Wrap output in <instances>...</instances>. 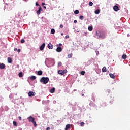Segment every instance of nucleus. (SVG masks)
<instances>
[{"label": "nucleus", "mask_w": 130, "mask_h": 130, "mask_svg": "<svg viewBox=\"0 0 130 130\" xmlns=\"http://www.w3.org/2000/svg\"><path fill=\"white\" fill-rule=\"evenodd\" d=\"M17 50H18V49H17V48H15L14 51H17Z\"/></svg>", "instance_id": "nucleus-40"}, {"label": "nucleus", "mask_w": 130, "mask_h": 130, "mask_svg": "<svg viewBox=\"0 0 130 130\" xmlns=\"http://www.w3.org/2000/svg\"><path fill=\"white\" fill-rule=\"evenodd\" d=\"M109 76H110V78H112V79H114L115 78V75H114V74L110 73Z\"/></svg>", "instance_id": "nucleus-14"}, {"label": "nucleus", "mask_w": 130, "mask_h": 130, "mask_svg": "<svg viewBox=\"0 0 130 130\" xmlns=\"http://www.w3.org/2000/svg\"><path fill=\"white\" fill-rule=\"evenodd\" d=\"M50 93H54V92H55V88H52L51 90H50Z\"/></svg>", "instance_id": "nucleus-17"}, {"label": "nucleus", "mask_w": 130, "mask_h": 130, "mask_svg": "<svg viewBox=\"0 0 130 130\" xmlns=\"http://www.w3.org/2000/svg\"><path fill=\"white\" fill-rule=\"evenodd\" d=\"M28 119L29 122H32L33 123L34 126H35V127H36V126H37V124L35 121V118L30 116L28 118Z\"/></svg>", "instance_id": "nucleus-2"}, {"label": "nucleus", "mask_w": 130, "mask_h": 130, "mask_svg": "<svg viewBox=\"0 0 130 130\" xmlns=\"http://www.w3.org/2000/svg\"><path fill=\"white\" fill-rule=\"evenodd\" d=\"M62 63L61 62H59L58 64V67H61Z\"/></svg>", "instance_id": "nucleus-33"}, {"label": "nucleus", "mask_w": 130, "mask_h": 130, "mask_svg": "<svg viewBox=\"0 0 130 130\" xmlns=\"http://www.w3.org/2000/svg\"><path fill=\"white\" fill-rule=\"evenodd\" d=\"M13 125L14 126H18V123L16 121H13Z\"/></svg>", "instance_id": "nucleus-25"}, {"label": "nucleus", "mask_w": 130, "mask_h": 130, "mask_svg": "<svg viewBox=\"0 0 130 130\" xmlns=\"http://www.w3.org/2000/svg\"><path fill=\"white\" fill-rule=\"evenodd\" d=\"M41 11H42V8L40 6L39 10L37 11V15H40Z\"/></svg>", "instance_id": "nucleus-6"}, {"label": "nucleus", "mask_w": 130, "mask_h": 130, "mask_svg": "<svg viewBox=\"0 0 130 130\" xmlns=\"http://www.w3.org/2000/svg\"><path fill=\"white\" fill-rule=\"evenodd\" d=\"M48 48H49V49H52L53 48V45L51 44V43H49L48 45Z\"/></svg>", "instance_id": "nucleus-8"}, {"label": "nucleus", "mask_w": 130, "mask_h": 130, "mask_svg": "<svg viewBox=\"0 0 130 130\" xmlns=\"http://www.w3.org/2000/svg\"><path fill=\"white\" fill-rule=\"evenodd\" d=\"M24 42H25V40L22 39V40H21V43H24Z\"/></svg>", "instance_id": "nucleus-34"}, {"label": "nucleus", "mask_w": 130, "mask_h": 130, "mask_svg": "<svg viewBox=\"0 0 130 130\" xmlns=\"http://www.w3.org/2000/svg\"><path fill=\"white\" fill-rule=\"evenodd\" d=\"M36 5L37 6H40V5H39V4H38V2H36Z\"/></svg>", "instance_id": "nucleus-38"}, {"label": "nucleus", "mask_w": 130, "mask_h": 130, "mask_svg": "<svg viewBox=\"0 0 130 130\" xmlns=\"http://www.w3.org/2000/svg\"><path fill=\"white\" fill-rule=\"evenodd\" d=\"M69 128H71V124H68L66 126L65 130L69 129Z\"/></svg>", "instance_id": "nucleus-15"}, {"label": "nucleus", "mask_w": 130, "mask_h": 130, "mask_svg": "<svg viewBox=\"0 0 130 130\" xmlns=\"http://www.w3.org/2000/svg\"><path fill=\"white\" fill-rule=\"evenodd\" d=\"M100 38H102V39L105 38V35L104 34H101Z\"/></svg>", "instance_id": "nucleus-19"}, {"label": "nucleus", "mask_w": 130, "mask_h": 130, "mask_svg": "<svg viewBox=\"0 0 130 130\" xmlns=\"http://www.w3.org/2000/svg\"><path fill=\"white\" fill-rule=\"evenodd\" d=\"M42 74H43V72H42V71L40 70L38 72L37 75L38 76H42Z\"/></svg>", "instance_id": "nucleus-12"}, {"label": "nucleus", "mask_w": 130, "mask_h": 130, "mask_svg": "<svg viewBox=\"0 0 130 130\" xmlns=\"http://www.w3.org/2000/svg\"><path fill=\"white\" fill-rule=\"evenodd\" d=\"M63 75H64V74H67V73H68V71H67V70H63Z\"/></svg>", "instance_id": "nucleus-30"}, {"label": "nucleus", "mask_w": 130, "mask_h": 130, "mask_svg": "<svg viewBox=\"0 0 130 130\" xmlns=\"http://www.w3.org/2000/svg\"><path fill=\"white\" fill-rule=\"evenodd\" d=\"M61 35L62 36H63V33H61Z\"/></svg>", "instance_id": "nucleus-46"}, {"label": "nucleus", "mask_w": 130, "mask_h": 130, "mask_svg": "<svg viewBox=\"0 0 130 130\" xmlns=\"http://www.w3.org/2000/svg\"><path fill=\"white\" fill-rule=\"evenodd\" d=\"M85 73H86L85 71H81L80 74L81 75H82V76H84L85 75Z\"/></svg>", "instance_id": "nucleus-28"}, {"label": "nucleus", "mask_w": 130, "mask_h": 130, "mask_svg": "<svg viewBox=\"0 0 130 130\" xmlns=\"http://www.w3.org/2000/svg\"><path fill=\"white\" fill-rule=\"evenodd\" d=\"M101 36V33L99 31H96V37L97 38H100V37Z\"/></svg>", "instance_id": "nucleus-4"}, {"label": "nucleus", "mask_w": 130, "mask_h": 130, "mask_svg": "<svg viewBox=\"0 0 130 130\" xmlns=\"http://www.w3.org/2000/svg\"><path fill=\"white\" fill-rule=\"evenodd\" d=\"M46 130H50V127H48L46 128Z\"/></svg>", "instance_id": "nucleus-41"}, {"label": "nucleus", "mask_w": 130, "mask_h": 130, "mask_svg": "<svg viewBox=\"0 0 130 130\" xmlns=\"http://www.w3.org/2000/svg\"><path fill=\"white\" fill-rule=\"evenodd\" d=\"M61 45H62V44H59V47H61Z\"/></svg>", "instance_id": "nucleus-42"}, {"label": "nucleus", "mask_w": 130, "mask_h": 130, "mask_svg": "<svg viewBox=\"0 0 130 130\" xmlns=\"http://www.w3.org/2000/svg\"><path fill=\"white\" fill-rule=\"evenodd\" d=\"M28 96H29V97H33V96H35V92H34L33 91L29 92Z\"/></svg>", "instance_id": "nucleus-3"}, {"label": "nucleus", "mask_w": 130, "mask_h": 130, "mask_svg": "<svg viewBox=\"0 0 130 130\" xmlns=\"http://www.w3.org/2000/svg\"><path fill=\"white\" fill-rule=\"evenodd\" d=\"M5 68H6V65H5V64L4 63L0 64V69H1V70L5 69Z\"/></svg>", "instance_id": "nucleus-10"}, {"label": "nucleus", "mask_w": 130, "mask_h": 130, "mask_svg": "<svg viewBox=\"0 0 130 130\" xmlns=\"http://www.w3.org/2000/svg\"><path fill=\"white\" fill-rule=\"evenodd\" d=\"M40 82L41 83H43V84H47V83L49 82V78L43 77L40 79Z\"/></svg>", "instance_id": "nucleus-1"}, {"label": "nucleus", "mask_w": 130, "mask_h": 130, "mask_svg": "<svg viewBox=\"0 0 130 130\" xmlns=\"http://www.w3.org/2000/svg\"><path fill=\"white\" fill-rule=\"evenodd\" d=\"M51 32L52 34H54V33H55V30H54V29H52Z\"/></svg>", "instance_id": "nucleus-27"}, {"label": "nucleus", "mask_w": 130, "mask_h": 130, "mask_svg": "<svg viewBox=\"0 0 130 130\" xmlns=\"http://www.w3.org/2000/svg\"><path fill=\"white\" fill-rule=\"evenodd\" d=\"M18 76H19V78H22V77H23V73L20 72L18 74Z\"/></svg>", "instance_id": "nucleus-22"}, {"label": "nucleus", "mask_w": 130, "mask_h": 130, "mask_svg": "<svg viewBox=\"0 0 130 130\" xmlns=\"http://www.w3.org/2000/svg\"><path fill=\"white\" fill-rule=\"evenodd\" d=\"M72 56H73V54H69L68 55V58H72Z\"/></svg>", "instance_id": "nucleus-24"}, {"label": "nucleus", "mask_w": 130, "mask_h": 130, "mask_svg": "<svg viewBox=\"0 0 130 130\" xmlns=\"http://www.w3.org/2000/svg\"><path fill=\"white\" fill-rule=\"evenodd\" d=\"M60 28H63V25H62V24H61L60 25Z\"/></svg>", "instance_id": "nucleus-39"}, {"label": "nucleus", "mask_w": 130, "mask_h": 130, "mask_svg": "<svg viewBox=\"0 0 130 130\" xmlns=\"http://www.w3.org/2000/svg\"><path fill=\"white\" fill-rule=\"evenodd\" d=\"M42 6H44V5H45V3H43L42 4Z\"/></svg>", "instance_id": "nucleus-43"}, {"label": "nucleus", "mask_w": 130, "mask_h": 130, "mask_svg": "<svg viewBox=\"0 0 130 130\" xmlns=\"http://www.w3.org/2000/svg\"><path fill=\"white\" fill-rule=\"evenodd\" d=\"M62 51V48H61V47H58L57 49H56V51L57 52H61V51Z\"/></svg>", "instance_id": "nucleus-9"}, {"label": "nucleus", "mask_w": 130, "mask_h": 130, "mask_svg": "<svg viewBox=\"0 0 130 130\" xmlns=\"http://www.w3.org/2000/svg\"><path fill=\"white\" fill-rule=\"evenodd\" d=\"M102 72L103 73H105L107 71L106 67H104L102 69Z\"/></svg>", "instance_id": "nucleus-18"}, {"label": "nucleus", "mask_w": 130, "mask_h": 130, "mask_svg": "<svg viewBox=\"0 0 130 130\" xmlns=\"http://www.w3.org/2000/svg\"><path fill=\"white\" fill-rule=\"evenodd\" d=\"M44 9H46V7L45 6H43Z\"/></svg>", "instance_id": "nucleus-45"}, {"label": "nucleus", "mask_w": 130, "mask_h": 130, "mask_svg": "<svg viewBox=\"0 0 130 130\" xmlns=\"http://www.w3.org/2000/svg\"><path fill=\"white\" fill-rule=\"evenodd\" d=\"M58 74H59V75H61V76H63V71L62 70H59L58 71Z\"/></svg>", "instance_id": "nucleus-13"}, {"label": "nucleus", "mask_w": 130, "mask_h": 130, "mask_svg": "<svg viewBox=\"0 0 130 130\" xmlns=\"http://www.w3.org/2000/svg\"><path fill=\"white\" fill-rule=\"evenodd\" d=\"M79 13H80V11L78 10H76L74 11V14H75V15H78Z\"/></svg>", "instance_id": "nucleus-23"}, {"label": "nucleus", "mask_w": 130, "mask_h": 130, "mask_svg": "<svg viewBox=\"0 0 130 130\" xmlns=\"http://www.w3.org/2000/svg\"><path fill=\"white\" fill-rule=\"evenodd\" d=\"M80 125H81V126H84V125H85V123H84V122H81V123H80Z\"/></svg>", "instance_id": "nucleus-32"}, {"label": "nucleus", "mask_w": 130, "mask_h": 130, "mask_svg": "<svg viewBox=\"0 0 130 130\" xmlns=\"http://www.w3.org/2000/svg\"><path fill=\"white\" fill-rule=\"evenodd\" d=\"M65 38L66 39H67V38H70V36L69 35H67L66 37H65Z\"/></svg>", "instance_id": "nucleus-35"}, {"label": "nucleus", "mask_w": 130, "mask_h": 130, "mask_svg": "<svg viewBox=\"0 0 130 130\" xmlns=\"http://www.w3.org/2000/svg\"><path fill=\"white\" fill-rule=\"evenodd\" d=\"M127 57V56H126V54H123V55H122V58H123V59H126Z\"/></svg>", "instance_id": "nucleus-21"}, {"label": "nucleus", "mask_w": 130, "mask_h": 130, "mask_svg": "<svg viewBox=\"0 0 130 130\" xmlns=\"http://www.w3.org/2000/svg\"><path fill=\"white\" fill-rule=\"evenodd\" d=\"M44 47H45V43H43L40 47V50H43L44 49Z\"/></svg>", "instance_id": "nucleus-7"}, {"label": "nucleus", "mask_w": 130, "mask_h": 130, "mask_svg": "<svg viewBox=\"0 0 130 130\" xmlns=\"http://www.w3.org/2000/svg\"><path fill=\"white\" fill-rule=\"evenodd\" d=\"M113 10H115V12H117L118 11H119V7L117 6H114L113 7Z\"/></svg>", "instance_id": "nucleus-5"}, {"label": "nucleus", "mask_w": 130, "mask_h": 130, "mask_svg": "<svg viewBox=\"0 0 130 130\" xmlns=\"http://www.w3.org/2000/svg\"><path fill=\"white\" fill-rule=\"evenodd\" d=\"M89 6H90V7H92V6H93V2H90L89 3Z\"/></svg>", "instance_id": "nucleus-31"}, {"label": "nucleus", "mask_w": 130, "mask_h": 130, "mask_svg": "<svg viewBox=\"0 0 130 130\" xmlns=\"http://www.w3.org/2000/svg\"><path fill=\"white\" fill-rule=\"evenodd\" d=\"M7 59H8V62L9 63H12V62H13V60H12V58L8 57Z\"/></svg>", "instance_id": "nucleus-11"}, {"label": "nucleus", "mask_w": 130, "mask_h": 130, "mask_svg": "<svg viewBox=\"0 0 130 130\" xmlns=\"http://www.w3.org/2000/svg\"><path fill=\"white\" fill-rule=\"evenodd\" d=\"M17 52H18V53L21 52V49H19L17 50Z\"/></svg>", "instance_id": "nucleus-37"}, {"label": "nucleus", "mask_w": 130, "mask_h": 130, "mask_svg": "<svg viewBox=\"0 0 130 130\" xmlns=\"http://www.w3.org/2000/svg\"><path fill=\"white\" fill-rule=\"evenodd\" d=\"M18 119H19L20 120H22V117H21V116H19Z\"/></svg>", "instance_id": "nucleus-36"}, {"label": "nucleus", "mask_w": 130, "mask_h": 130, "mask_svg": "<svg viewBox=\"0 0 130 130\" xmlns=\"http://www.w3.org/2000/svg\"><path fill=\"white\" fill-rule=\"evenodd\" d=\"M82 96H84V93H82Z\"/></svg>", "instance_id": "nucleus-47"}, {"label": "nucleus", "mask_w": 130, "mask_h": 130, "mask_svg": "<svg viewBox=\"0 0 130 130\" xmlns=\"http://www.w3.org/2000/svg\"><path fill=\"white\" fill-rule=\"evenodd\" d=\"M77 20H74V23H77Z\"/></svg>", "instance_id": "nucleus-44"}, {"label": "nucleus", "mask_w": 130, "mask_h": 130, "mask_svg": "<svg viewBox=\"0 0 130 130\" xmlns=\"http://www.w3.org/2000/svg\"><path fill=\"white\" fill-rule=\"evenodd\" d=\"M30 79L31 80V81H34V80H36V76H31Z\"/></svg>", "instance_id": "nucleus-16"}, {"label": "nucleus", "mask_w": 130, "mask_h": 130, "mask_svg": "<svg viewBox=\"0 0 130 130\" xmlns=\"http://www.w3.org/2000/svg\"><path fill=\"white\" fill-rule=\"evenodd\" d=\"M88 30L89 31H93V27L92 26L88 27Z\"/></svg>", "instance_id": "nucleus-26"}, {"label": "nucleus", "mask_w": 130, "mask_h": 130, "mask_svg": "<svg viewBox=\"0 0 130 130\" xmlns=\"http://www.w3.org/2000/svg\"><path fill=\"white\" fill-rule=\"evenodd\" d=\"M79 19L80 20H84V17L82 15H80V17H79Z\"/></svg>", "instance_id": "nucleus-29"}, {"label": "nucleus", "mask_w": 130, "mask_h": 130, "mask_svg": "<svg viewBox=\"0 0 130 130\" xmlns=\"http://www.w3.org/2000/svg\"><path fill=\"white\" fill-rule=\"evenodd\" d=\"M100 13V9H97L95 11V14L96 15H98Z\"/></svg>", "instance_id": "nucleus-20"}]
</instances>
